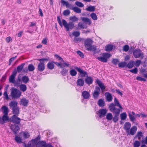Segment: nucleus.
Returning a JSON list of instances; mask_svg holds the SVG:
<instances>
[{
  "mask_svg": "<svg viewBox=\"0 0 147 147\" xmlns=\"http://www.w3.org/2000/svg\"><path fill=\"white\" fill-rule=\"evenodd\" d=\"M69 20L72 22H69L67 23L66 21L63 19L62 20V23L59 16L57 17V20L59 25L61 27H63V24L66 28L67 31H68L69 29H72L74 27V24L73 22L78 21V19L75 16H70L69 18Z\"/></svg>",
  "mask_w": 147,
  "mask_h": 147,
  "instance_id": "nucleus-1",
  "label": "nucleus"
},
{
  "mask_svg": "<svg viewBox=\"0 0 147 147\" xmlns=\"http://www.w3.org/2000/svg\"><path fill=\"white\" fill-rule=\"evenodd\" d=\"M92 40L87 39L84 41V45L86 50L92 51L95 54L96 53V48L94 45H92Z\"/></svg>",
  "mask_w": 147,
  "mask_h": 147,
  "instance_id": "nucleus-2",
  "label": "nucleus"
},
{
  "mask_svg": "<svg viewBox=\"0 0 147 147\" xmlns=\"http://www.w3.org/2000/svg\"><path fill=\"white\" fill-rule=\"evenodd\" d=\"M10 96L13 99L19 98L21 95L22 92L19 89L14 87H12L11 89Z\"/></svg>",
  "mask_w": 147,
  "mask_h": 147,
  "instance_id": "nucleus-3",
  "label": "nucleus"
},
{
  "mask_svg": "<svg viewBox=\"0 0 147 147\" xmlns=\"http://www.w3.org/2000/svg\"><path fill=\"white\" fill-rule=\"evenodd\" d=\"M40 61L37 66V69L40 71H42L45 68V62L48 61L49 58H43L39 59L37 60Z\"/></svg>",
  "mask_w": 147,
  "mask_h": 147,
  "instance_id": "nucleus-4",
  "label": "nucleus"
},
{
  "mask_svg": "<svg viewBox=\"0 0 147 147\" xmlns=\"http://www.w3.org/2000/svg\"><path fill=\"white\" fill-rule=\"evenodd\" d=\"M110 110L115 115H119L120 112V109L117 108L113 103H111L109 107Z\"/></svg>",
  "mask_w": 147,
  "mask_h": 147,
  "instance_id": "nucleus-5",
  "label": "nucleus"
},
{
  "mask_svg": "<svg viewBox=\"0 0 147 147\" xmlns=\"http://www.w3.org/2000/svg\"><path fill=\"white\" fill-rule=\"evenodd\" d=\"M102 57H98L96 59L99 61L103 62H106L107 61V59L111 57V54L107 53H103Z\"/></svg>",
  "mask_w": 147,
  "mask_h": 147,
  "instance_id": "nucleus-6",
  "label": "nucleus"
},
{
  "mask_svg": "<svg viewBox=\"0 0 147 147\" xmlns=\"http://www.w3.org/2000/svg\"><path fill=\"white\" fill-rule=\"evenodd\" d=\"M75 69L79 72V74L82 77H85L88 76L87 72L80 68L76 67H75Z\"/></svg>",
  "mask_w": 147,
  "mask_h": 147,
  "instance_id": "nucleus-7",
  "label": "nucleus"
},
{
  "mask_svg": "<svg viewBox=\"0 0 147 147\" xmlns=\"http://www.w3.org/2000/svg\"><path fill=\"white\" fill-rule=\"evenodd\" d=\"M11 121L16 124L18 125L20 123L21 119L16 116V115H13L10 118Z\"/></svg>",
  "mask_w": 147,
  "mask_h": 147,
  "instance_id": "nucleus-8",
  "label": "nucleus"
},
{
  "mask_svg": "<svg viewBox=\"0 0 147 147\" xmlns=\"http://www.w3.org/2000/svg\"><path fill=\"white\" fill-rule=\"evenodd\" d=\"M10 128L15 134H16L18 132L20 128L18 125L15 124H11L10 126Z\"/></svg>",
  "mask_w": 147,
  "mask_h": 147,
  "instance_id": "nucleus-9",
  "label": "nucleus"
},
{
  "mask_svg": "<svg viewBox=\"0 0 147 147\" xmlns=\"http://www.w3.org/2000/svg\"><path fill=\"white\" fill-rule=\"evenodd\" d=\"M100 89L99 87L96 86L95 88V90L93 93V96L95 99L98 98L100 94Z\"/></svg>",
  "mask_w": 147,
  "mask_h": 147,
  "instance_id": "nucleus-10",
  "label": "nucleus"
},
{
  "mask_svg": "<svg viewBox=\"0 0 147 147\" xmlns=\"http://www.w3.org/2000/svg\"><path fill=\"white\" fill-rule=\"evenodd\" d=\"M17 71L16 69H14L13 71L12 72L11 75L9 76V81L10 83H13L15 80V77L16 76Z\"/></svg>",
  "mask_w": 147,
  "mask_h": 147,
  "instance_id": "nucleus-11",
  "label": "nucleus"
},
{
  "mask_svg": "<svg viewBox=\"0 0 147 147\" xmlns=\"http://www.w3.org/2000/svg\"><path fill=\"white\" fill-rule=\"evenodd\" d=\"M137 130V127L136 126H133L131 128L130 130H129L126 133L127 135H134L136 133Z\"/></svg>",
  "mask_w": 147,
  "mask_h": 147,
  "instance_id": "nucleus-12",
  "label": "nucleus"
},
{
  "mask_svg": "<svg viewBox=\"0 0 147 147\" xmlns=\"http://www.w3.org/2000/svg\"><path fill=\"white\" fill-rule=\"evenodd\" d=\"M142 54L141 51L139 49H135L133 52V55L135 58H138L140 57Z\"/></svg>",
  "mask_w": 147,
  "mask_h": 147,
  "instance_id": "nucleus-13",
  "label": "nucleus"
},
{
  "mask_svg": "<svg viewBox=\"0 0 147 147\" xmlns=\"http://www.w3.org/2000/svg\"><path fill=\"white\" fill-rule=\"evenodd\" d=\"M85 79V82L88 84L90 85L92 83L93 79V78L90 76H87Z\"/></svg>",
  "mask_w": 147,
  "mask_h": 147,
  "instance_id": "nucleus-14",
  "label": "nucleus"
},
{
  "mask_svg": "<svg viewBox=\"0 0 147 147\" xmlns=\"http://www.w3.org/2000/svg\"><path fill=\"white\" fill-rule=\"evenodd\" d=\"M107 112L106 109H100L98 111L99 117L101 118L105 116Z\"/></svg>",
  "mask_w": 147,
  "mask_h": 147,
  "instance_id": "nucleus-15",
  "label": "nucleus"
},
{
  "mask_svg": "<svg viewBox=\"0 0 147 147\" xmlns=\"http://www.w3.org/2000/svg\"><path fill=\"white\" fill-rule=\"evenodd\" d=\"M47 143L45 141H41L38 142L36 144V147H46Z\"/></svg>",
  "mask_w": 147,
  "mask_h": 147,
  "instance_id": "nucleus-16",
  "label": "nucleus"
},
{
  "mask_svg": "<svg viewBox=\"0 0 147 147\" xmlns=\"http://www.w3.org/2000/svg\"><path fill=\"white\" fill-rule=\"evenodd\" d=\"M81 19L83 22L87 24L90 25L92 23L91 20L88 18L82 17L81 18Z\"/></svg>",
  "mask_w": 147,
  "mask_h": 147,
  "instance_id": "nucleus-17",
  "label": "nucleus"
},
{
  "mask_svg": "<svg viewBox=\"0 0 147 147\" xmlns=\"http://www.w3.org/2000/svg\"><path fill=\"white\" fill-rule=\"evenodd\" d=\"M131 127V123L129 122H126L124 124L123 129L126 131V132L127 133V131L129 130Z\"/></svg>",
  "mask_w": 147,
  "mask_h": 147,
  "instance_id": "nucleus-18",
  "label": "nucleus"
},
{
  "mask_svg": "<svg viewBox=\"0 0 147 147\" xmlns=\"http://www.w3.org/2000/svg\"><path fill=\"white\" fill-rule=\"evenodd\" d=\"M84 82L83 78L78 79L76 81V84L79 86L81 87L83 86L84 85Z\"/></svg>",
  "mask_w": 147,
  "mask_h": 147,
  "instance_id": "nucleus-19",
  "label": "nucleus"
},
{
  "mask_svg": "<svg viewBox=\"0 0 147 147\" xmlns=\"http://www.w3.org/2000/svg\"><path fill=\"white\" fill-rule=\"evenodd\" d=\"M105 95L106 96V99L107 101L110 102L112 100V97L110 93L106 92L105 93Z\"/></svg>",
  "mask_w": 147,
  "mask_h": 147,
  "instance_id": "nucleus-20",
  "label": "nucleus"
},
{
  "mask_svg": "<svg viewBox=\"0 0 147 147\" xmlns=\"http://www.w3.org/2000/svg\"><path fill=\"white\" fill-rule=\"evenodd\" d=\"M18 102L15 101H12L9 103V105L12 109L18 107Z\"/></svg>",
  "mask_w": 147,
  "mask_h": 147,
  "instance_id": "nucleus-21",
  "label": "nucleus"
},
{
  "mask_svg": "<svg viewBox=\"0 0 147 147\" xmlns=\"http://www.w3.org/2000/svg\"><path fill=\"white\" fill-rule=\"evenodd\" d=\"M82 95L84 99H87L89 98L90 94L88 91H84L82 92Z\"/></svg>",
  "mask_w": 147,
  "mask_h": 147,
  "instance_id": "nucleus-22",
  "label": "nucleus"
},
{
  "mask_svg": "<svg viewBox=\"0 0 147 147\" xmlns=\"http://www.w3.org/2000/svg\"><path fill=\"white\" fill-rule=\"evenodd\" d=\"M54 62L53 61L49 62L47 65V68L50 70L53 69L55 67L54 64Z\"/></svg>",
  "mask_w": 147,
  "mask_h": 147,
  "instance_id": "nucleus-23",
  "label": "nucleus"
},
{
  "mask_svg": "<svg viewBox=\"0 0 147 147\" xmlns=\"http://www.w3.org/2000/svg\"><path fill=\"white\" fill-rule=\"evenodd\" d=\"M21 104L24 106H27L28 103V100L25 98H22L20 100Z\"/></svg>",
  "mask_w": 147,
  "mask_h": 147,
  "instance_id": "nucleus-24",
  "label": "nucleus"
},
{
  "mask_svg": "<svg viewBox=\"0 0 147 147\" xmlns=\"http://www.w3.org/2000/svg\"><path fill=\"white\" fill-rule=\"evenodd\" d=\"M97 82L98 85L100 88L101 90L103 91L105 89V87L104 85L103 84L100 80H97Z\"/></svg>",
  "mask_w": 147,
  "mask_h": 147,
  "instance_id": "nucleus-25",
  "label": "nucleus"
},
{
  "mask_svg": "<svg viewBox=\"0 0 147 147\" xmlns=\"http://www.w3.org/2000/svg\"><path fill=\"white\" fill-rule=\"evenodd\" d=\"M19 87L20 91H22L23 92H24L27 90L26 86L24 84H21Z\"/></svg>",
  "mask_w": 147,
  "mask_h": 147,
  "instance_id": "nucleus-26",
  "label": "nucleus"
},
{
  "mask_svg": "<svg viewBox=\"0 0 147 147\" xmlns=\"http://www.w3.org/2000/svg\"><path fill=\"white\" fill-rule=\"evenodd\" d=\"M14 115H18L19 113V109L18 107L12 109Z\"/></svg>",
  "mask_w": 147,
  "mask_h": 147,
  "instance_id": "nucleus-27",
  "label": "nucleus"
},
{
  "mask_svg": "<svg viewBox=\"0 0 147 147\" xmlns=\"http://www.w3.org/2000/svg\"><path fill=\"white\" fill-rule=\"evenodd\" d=\"M3 114L7 115L8 114V109L5 106H3L1 108Z\"/></svg>",
  "mask_w": 147,
  "mask_h": 147,
  "instance_id": "nucleus-28",
  "label": "nucleus"
},
{
  "mask_svg": "<svg viewBox=\"0 0 147 147\" xmlns=\"http://www.w3.org/2000/svg\"><path fill=\"white\" fill-rule=\"evenodd\" d=\"M36 143L32 139L28 142V147H33L35 146Z\"/></svg>",
  "mask_w": 147,
  "mask_h": 147,
  "instance_id": "nucleus-29",
  "label": "nucleus"
},
{
  "mask_svg": "<svg viewBox=\"0 0 147 147\" xmlns=\"http://www.w3.org/2000/svg\"><path fill=\"white\" fill-rule=\"evenodd\" d=\"M98 106L100 107H102L104 106L105 105V102L104 100L100 99L98 102Z\"/></svg>",
  "mask_w": 147,
  "mask_h": 147,
  "instance_id": "nucleus-30",
  "label": "nucleus"
},
{
  "mask_svg": "<svg viewBox=\"0 0 147 147\" xmlns=\"http://www.w3.org/2000/svg\"><path fill=\"white\" fill-rule=\"evenodd\" d=\"M25 63H22L20 65L18 66L17 67V71L18 73L22 71Z\"/></svg>",
  "mask_w": 147,
  "mask_h": 147,
  "instance_id": "nucleus-31",
  "label": "nucleus"
},
{
  "mask_svg": "<svg viewBox=\"0 0 147 147\" xmlns=\"http://www.w3.org/2000/svg\"><path fill=\"white\" fill-rule=\"evenodd\" d=\"M135 64L134 61H130L127 64V67L129 69L132 68Z\"/></svg>",
  "mask_w": 147,
  "mask_h": 147,
  "instance_id": "nucleus-32",
  "label": "nucleus"
},
{
  "mask_svg": "<svg viewBox=\"0 0 147 147\" xmlns=\"http://www.w3.org/2000/svg\"><path fill=\"white\" fill-rule=\"evenodd\" d=\"M29 80V79L28 76H23L22 78V81L23 83L26 84L28 83Z\"/></svg>",
  "mask_w": 147,
  "mask_h": 147,
  "instance_id": "nucleus-33",
  "label": "nucleus"
},
{
  "mask_svg": "<svg viewBox=\"0 0 147 147\" xmlns=\"http://www.w3.org/2000/svg\"><path fill=\"white\" fill-rule=\"evenodd\" d=\"M78 26L80 27L81 28L84 29L87 28V25H85V24L82 22H79L78 24Z\"/></svg>",
  "mask_w": 147,
  "mask_h": 147,
  "instance_id": "nucleus-34",
  "label": "nucleus"
},
{
  "mask_svg": "<svg viewBox=\"0 0 147 147\" xmlns=\"http://www.w3.org/2000/svg\"><path fill=\"white\" fill-rule=\"evenodd\" d=\"M114 102L115 103L114 105L115 106H117L120 109H121L122 108V107L119 104V101L116 98H114Z\"/></svg>",
  "mask_w": 147,
  "mask_h": 147,
  "instance_id": "nucleus-35",
  "label": "nucleus"
},
{
  "mask_svg": "<svg viewBox=\"0 0 147 147\" xmlns=\"http://www.w3.org/2000/svg\"><path fill=\"white\" fill-rule=\"evenodd\" d=\"M72 10L75 12L77 13H80L81 12V9L77 7H74L72 8Z\"/></svg>",
  "mask_w": 147,
  "mask_h": 147,
  "instance_id": "nucleus-36",
  "label": "nucleus"
},
{
  "mask_svg": "<svg viewBox=\"0 0 147 147\" xmlns=\"http://www.w3.org/2000/svg\"><path fill=\"white\" fill-rule=\"evenodd\" d=\"M113 48V46L111 45H108L105 47V50L106 51H111Z\"/></svg>",
  "mask_w": 147,
  "mask_h": 147,
  "instance_id": "nucleus-37",
  "label": "nucleus"
},
{
  "mask_svg": "<svg viewBox=\"0 0 147 147\" xmlns=\"http://www.w3.org/2000/svg\"><path fill=\"white\" fill-rule=\"evenodd\" d=\"M2 118L3 124L5 123L6 121L9 119V117L8 116V114L5 115L4 114Z\"/></svg>",
  "mask_w": 147,
  "mask_h": 147,
  "instance_id": "nucleus-38",
  "label": "nucleus"
},
{
  "mask_svg": "<svg viewBox=\"0 0 147 147\" xmlns=\"http://www.w3.org/2000/svg\"><path fill=\"white\" fill-rule=\"evenodd\" d=\"M68 70L65 68H63L61 71V73L63 76L66 75L68 74Z\"/></svg>",
  "mask_w": 147,
  "mask_h": 147,
  "instance_id": "nucleus-39",
  "label": "nucleus"
},
{
  "mask_svg": "<svg viewBox=\"0 0 147 147\" xmlns=\"http://www.w3.org/2000/svg\"><path fill=\"white\" fill-rule=\"evenodd\" d=\"M118 65L119 67L123 68L127 66V63L125 62H122L119 63Z\"/></svg>",
  "mask_w": 147,
  "mask_h": 147,
  "instance_id": "nucleus-40",
  "label": "nucleus"
},
{
  "mask_svg": "<svg viewBox=\"0 0 147 147\" xmlns=\"http://www.w3.org/2000/svg\"><path fill=\"white\" fill-rule=\"evenodd\" d=\"M70 75L73 76H75L77 74V72L74 69H71L69 71Z\"/></svg>",
  "mask_w": 147,
  "mask_h": 147,
  "instance_id": "nucleus-41",
  "label": "nucleus"
},
{
  "mask_svg": "<svg viewBox=\"0 0 147 147\" xmlns=\"http://www.w3.org/2000/svg\"><path fill=\"white\" fill-rule=\"evenodd\" d=\"M120 116L121 119L122 120H124L126 118L127 115L125 112H124L121 113L120 114Z\"/></svg>",
  "mask_w": 147,
  "mask_h": 147,
  "instance_id": "nucleus-42",
  "label": "nucleus"
},
{
  "mask_svg": "<svg viewBox=\"0 0 147 147\" xmlns=\"http://www.w3.org/2000/svg\"><path fill=\"white\" fill-rule=\"evenodd\" d=\"M86 10L88 11H94L95 10V7L94 6H90L86 9Z\"/></svg>",
  "mask_w": 147,
  "mask_h": 147,
  "instance_id": "nucleus-43",
  "label": "nucleus"
},
{
  "mask_svg": "<svg viewBox=\"0 0 147 147\" xmlns=\"http://www.w3.org/2000/svg\"><path fill=\"white\" fill-rule=\"evenodd\" d=\"M113 118V115L112 114L110 113H108L106 117V118L109 121L111 120Z\"/></svg>",
  "mask_w": 147,
  "mask_h": 147,
  "instance_id": "nucleus-44",
  "label": "nucleus"
},
{
  "mask_svg": "<svg viewBox=\"0 0 147 147\" xmlns=\"http://www.w3.org/2000/svg\"><path fill=\"white\" fill-rule=\"evenodd\" d=\"M119 115H114V116L113 117L112 119L113 122L115 123L117 121L119 120Z\"/></svg>",
  "mask_w": 147,
  "mask_h": 147,
  "instance_id": "nucleus-45",
  "label": "nucleus"
},
{
  "mask_svg": "<svg viewBox=\"0 0 147 147\" xmlns=\"http://www.w3.org/2000/svg\"><path fill=\"white\" fill-rule=\"evenodd\" d=\"M75 4L78 6L80 7H82L84 6V4L82 2L77 1L75 3Z\"/></svg>",
  "mask_w": 147,
  "mask_h": 147,
  "instance_id": "nucleus-46",
  "label": "nucleus"
},
{
  "mask_svg": "<svg viewBox=\"0 0 147 147\" xmlns=\"http://www.w3.org/2000/svg\"><path fill=\"white\" fill-rule=\"evenodd\" d=\"M13 83V84L15 86L17 87H19L20 85V82L16 80H15Z\"/></svg>",
  "mask_w": 147,
  "mask_h": 147,
  "instance_id": "nucleus-47",
  "label": "nucleus"
},
{
  "mask_svg": "<svg viewBox=\"0 0 147 147\" xmlns=\"http://www.w3.org/2000/svg\"><path fill=\"white\" fill-rule=\"evenodd\" d=\"M15 140L16 142L19 144H20L22 143V139L19 137L17 136H16L15 138Z\"/></svg>",
  "mask_w": 147,
  "mask_h": 147,
  "instance_id": "nucleus-48",
  "label": "nucleus"
},
{
  "mask_svg": "<svg viewBox=\"0 0 147 147\" xmlns=\"http://www.w3.org/2000/svg\"><path fill=\"white\" fill-rule=\"evenodd\" d=\"M28 68L29 71H32L34 70L35 67L32 64H30L28 66Z\"/></svg>",
  "mask_w": 147,
  "mask_h": 147,
  "instance_id": "nucleus-49",
  "label": "nucleus"
},
{
  "mask_svg": "<svg viewBox=\"0 0 147 147\" xmlns=\"http://www.w3.org/2000/svg\"><path fill=\"white\" fill-rule=\"evenodd\" d=\"M90 16L91 18L94 20H97V17L96 15L94 13H92L90 14Z\"/></svg>",
  "mask_w": 147,
  "mask_h": 147,
  "instance_id": "nucleus-50",
  "label": "nucleus"
},
{
  "mask_svg": "<svg viewBox=\"0 0 147 147\" xmlns=\"http://www.w3.org/2000/svg\"><path fill=\"white\" fill-rule=\"evenodd\" d=\"M70 13V11L68 9L64 10L63 12V14L64 16H67L69 15Z\"/></svg>",
  "mask_w": 147,
  "mask_h": 147,
  "instance_id": "nucleus-51",
  "label": "nucleus"
},
{
  "mask_svg": "<svg viewBox=\"0 0 147 147\" xmlns=\"http://www.w3.org/2000/svg\"><path fill=\"white\" fill-rule=\"evenodd\" d=\"M129 71L132 73L136 74L138 73V70L137 67H136L134 69L129 70Z\"/></svg>",
  "mask_w": 147,
  "mask_h": 147,
  "instance_id": "nucleus-52",
  "label": "nucleus"
},
{
  "mask_svg": "<svg viewBox=\"0 0 147 147\" xmlns=\"http://www.w3.org/2000/svg\"><path fill=\"white\" fill-rule=\"evenodd\" d=\"M140 142L137 140L134 143V147H139L140 146Z\"/></svg>",
  "mask_w": 147,
  "mask_h": 147,
  "instance_id": "nucleus-53",
  "label": "nucleus"
},
{
  "mask_svg": "<svg viewBox=\"0 0 147 147\" xmlns=\"http://www.w3.org/2000/svg\"><path fill=\"white\" fill-rule=\"evenodd\" d=\"M128 115L129 117V118L130 120L133 122L134 121L135 119V118L134 116L131 115L130 113H129Z\"/></svg>",
  "mask_w": 147,
  "mask_h": 147,
  "instance_id": "nucleus-54",
  "label": "nucleus"
},
{
  "mask_svg": "<svg viewBox=\"0 0 147 147\" xmlns=\"http://www.w3.org/2000/svg\"><path fill=\"white\" fill-rule=\"evenodd\" d=\"M72 34L73 36L77 37L79 36L80 34L79 32L74 31L73 32Z\"/></svg>",
  "mask_w": 147,
  "mask_h": 147,
  "instance_id": "nucleus-55",
  "label": "nucleus"
},
{
  "mask_svg": "<svg viewBox=\"0 0 147 147\" xmlns=\"http://www.w3.org/2000/svg\"><path fill=\"white\" fill-rule=\"evenodd\" d=\"M119 60L118 59H113L112 61V63L113 64L116 65L119 62Z\"/></svg>",
  "mask_w": 147,
  "mask_h": 147,
  "instance_id": "nucleus-56",
  "label": "nucleus"
},
{
  "mask_svg": "<svg viewBox=\"0 0 147 147\" xmlns=\"http://www.w3.org/2000/svg\"><path fill=\"white\" fill-rule=\"evenodd\" d=\"M136 79L141 81L145 82L146 81V80L145 79L138 76L136 77Z\"/></svg>",
  "mask_w": 147,
  "mask_h": 147,
  "instance_id": "nucleus-57",
  "label": "nucleus"
},
{
  "mask_svg": "<svg viewBox=\"0 0 147 147\" xmlns=\"http://www.w3.org/2000/svg\"><path fill=\"white\" fill-rule=\"evenodd\" d=\"M4 98L6 100H8L9 99V97L7 94V92L6 91H5L3 93Z\"/></svg>",
  "mask_w": 147,
  "mask_h": 147,
  "instance_id": "nucleus-58",
  "label": "nucleus"
},
{
  "mask_svg": "<svg viewBox=\"0 0 147 147\" xmlns=\"http://www.w3.org/2000/svg\"><path fill=\"white\" fill-rule=\"evenodd\" d=\"M129 47L128 45H125L123 46V50L124 51L127 52L128 51Z\"/></svg>",
  "mask_w": 147,
  "mask_h": 147,
  "instance_id": "nucleus-59",
  "label": "nucleus"
},
{
  "mask_svg": "<svg viewBox=\"0 0 147 147\" xmlns=\"http://www.w3.org/2000/svg\"><path fill=\"white\" fill-rule=\"evenodd\" d=\"M77 54L82 58L84 57L83 54L80 51H77L76 52Z\"/></svg>",
  "mask_w": 147,
  "mask_h": 147,
  "instance_id": "nucleus-60",
  "label": "nucleus"
},
{
  "mask_svg": "<svg viewBox=\"0 0 147 147\" xmlns=\"http://www.w3.org/2000/svg\"><path fill=\"white\" fill-rule=\"evenodd\" d=\"M143 136L142 133L140 131L137 133V134L135 136V137H141Z\"/></svg>",
  "mask_w": 147,
  "mask_h": 147,
  "instance_id": "nucleus-61",
  "label": "nucleus"
},
{
  "mask_svg": "<svg viewBox=\"0 0 147 147\" xmlns=\"http://www.w3.org/2000/svg\"><path fill=\"white\" fill-rule=\"evenodd\" d=\"M71 5L69 3H68L66 5V7L67 8H69V9H70L72 10V8H73Z\"/></svg>",
  "mask_w": 147,
  "mask_h": 147,
  "instance_id": "nucleus-62",
  "label": "nucleus"
},
{
  "mask_svg": "<svg viewBox=\"0 0 147 147\" xmlns=\"http://www.w3.org/2000/svg\"><path fill=\"white\" fill-rule=\"evenodd\" d=\"M141 61L140 60H137L136 61L135 65L137 66H139L140 64L141 63Z\"/></svg>",
  "mask_w": 147,
  "mask_h": 147,
  "instance_id": "nucleus-63",
  "label": "nucleus"
},
{
  "mask_svg": "<svg viewBox=\"0 0 147 147\" xmlns=\"http://www.w3.org/2000/svg\"><path fill=\"white\" fill-rule=\"evenodd\" d=\"M29 133L28 132H23V136L25 139L27 138L28 137V135Z\"/></svg>",
  "mask_w": 147,
  "mask_h": 147,
  "instance_id": "nucleus-64",
  "label": "nucleus"
}]
</instances>
